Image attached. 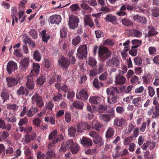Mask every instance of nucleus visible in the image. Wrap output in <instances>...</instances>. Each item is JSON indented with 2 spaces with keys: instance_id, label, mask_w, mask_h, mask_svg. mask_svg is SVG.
Segmentation results:
<instances>
[{
  "instance_id": "c03bdc74",
  "label": "nucleus",
  "mask_w": 159,
  "mask_h": 159,
  "mask_svg": "<svg viewBox=\"0 0 159 159\" xmlns=\"http://www.w3.org/2000/svg\"><path fill=\"white\" fill-rule=\"evenodd\" d=\"M46 81L45 77L43 75L41 76L36 80V83L38 85L42 86Z\"/></svg>"
},
{
  "instance_id": "e433bc0d",
  "label": "nucleus",
  "mask_w": 159,
  "mask_h": 159,
  "mask_svg": "<svg viewBox=\"0 0 159 159\" xmlns=\"http://www.w3.org/2000/svg\"><path fill=\"white\" fill-rule=\"evenodd\" d=\"M93 86L97 89H99L101 87L103 86V84L99 82L98 78H95L93 82Z\"/></svg>"
},
{
  "instance_id": "0eeeda50",
  "label": "nucleus",
  "mask_w": 159,
  "mask_h": 159,
  "mask_svg": "<svg viewBox=\"0 0 159 159\" xmlns=\"http://www.w3.org/2000/svg\"><path fill=\"white\" fill-rule=\"evenodd\" d=\"M3 118L8 122L12 123H15L16 121V117L10 111H5L3 115Z\"/></svg>"
},
{
  "instance_id": "c9c22d12",
  "label": "nucleus",
  "mask_w": 159,
  "mask_h": 159,
  "mask_svg": "<svg viewBox=\"0 0 159 159\" xmlns=\"http://www.w3.org/2000/svg\"><path fill=\"white\" fill-rule=\"evenodd\" d=\"M76 133V129L75 127L71 126L69 127L68 129V134L70 137H75Z\"/></svg>"
},
{
  "instance_id": "393cba45",
  "label": "nucleus",
  "mask_w": 159,
  "mask_h": 159,
  "mask_svg": "<svg viewBox=\"0 0 159 159\" xmlns=\"http://www.w3.org/2000/svg\"><path fill=\"white\" fill-rule=\"evenodd\" d=\"M36 137V133L32 134H27L25 135V142L26 143H29L31 141L35 139Z\"/></svg>"
},
{
  "instance_id": "58836bf2",
  "label": "nucleus",
  "mask_w": 159,
  "mask_h": 159,
  "mask_svg": "<svg viewBox=\"0 0 159 159\" xmlns=\"http://www.w3.org/2000/svg\"><path fill=\"white\" fill-rule=\"evenodd\" d=\"M132 103L136 107L141 106L142 104L141 98V97H138L134 98L133 100Z\"/></svg>"
},
{
  "instance_id": "37998d69",
  "label": "nucleus",
  "mask_w": 159,
  "mask_h": 159,
  "mask_svg": "<svg viewBox=\"0 0 159 159\" xmlns=\"http://www.w3.org/2000/svg\"><path fill=\"white\" fill-rule=\"evenodd\" d=\"M142 41L135 39L133 40L131 42L133 46L131 47L132 49L136 48L139 47L142 43Z\"/></svg>"
},
{
  "instance_id": "f257e3e1",
  "label": "nucleus",
  "mask_w": 159,
  "mask_h": 159,
  "mask_svg": "<svg viewBox=\"0 0 159 159\" xmlns=\"http://www.w3.org/2000/svg\"><path fill=\"white\" fill-rule=\"evenodd\" d=\"M111 52L107 47L104 46H100L98 51V56L101 60L104 61L111 56Z\"/></svg>"
},
{
  "instance_id": "0e129e2a",
  "label": "nucleus",
  "mask_w": 159,
  "mask_h": 159,
  "mask_svg": "<svg viewBox=\"0 0 159 159\" xmlns=\"http://www.w3.org/2000/svg\"><path fill=\"white\" fill-rule=\"evenodd\" d=\"M88 64L91 67H93L96 66L97 61L94 58H89Z\"/></svg>"
},
{
  "instance_id": "79ce46f5",
  "label": "nucleus",
  "mask_w": 159,
  "mask_h": 159,
  "mask_svg": "<svg viewBox=\"0 0 159 159\" xmlns=\"http://www.w3.org/2000/svg\"><path fill=\"white\" fill-rule=\"evenodd\" d=\"M151 15L154 17H157L159 16V8L154 7L151 9Z\"/></svg>"
},
{
  "instance_id": "aec40b11",
  "label": "nucleus",
  "mask_w": 159,
  "mask_h": 159,
  "mask_svg": "<svg viewBox=\"0 0 159 159\" xmlns=\"http://www.w3.org/2000/svg\"><path fill=\"white\" fill-rule=\"evenodd\" d=\"M80 142L84 147H89L91 146L93 143L91 140L88 138L83 137L80 139Z\"/></svg>"
},
{
  "instance_id": "680f3d73",
  "label": "nucleus",
  "mask_w": 159,
  "mask_h": 159,
  "mask_svg": "<svg viewBox=\"0 0 159 159\" xmlns=\"http://www.w3.org/2000/svg\"><path fill=\"white\" fill-rule=\"evenodd\" d=\"M9 136L8 132L3 131L0 134V142L2 141V139L7 138Z\"/></svg>"
},
{
  "instance_id": "ddd939ff",
  "label": "nucleus",
  "mask_w": 159,
  "mask_h": 159,
  "mask_svg": "<svg viewBox=\"0 0 159 159\" xmlns=\"http://www.w3.org/2000/svg\"><path fill=\"white\" fill-rule=\"evenodd\" d=\"M61 18L60 15H52L50 16L48 21L52 24H56L58 25L61 22Z\"/></svg>"
},
{
  "instance_id": "f8f14e48",
  "label": "nucleus",
  "mask_w": 159,
  "mask_h": 159,
  "mask_svg": "<svg viewBox=\"0 0 159 159\" xmlns=\"http://www.w3.org/2000/svg\"><path fill=\"white\" fill-rule=\"evenodd\" d=\"M27 81L25 82V86L30 90H33L35 84L33 80V78L31 76H27L26 78Z\"/></svg>"
},
{
  "instance_id": "5701e85b",
  "label": "nucleus",
  "mask_w": 159,
  "mask_h": 159,
  "mask_svg": "<svg viewBox=\"0 0 159 159\" xmlns=\"http://www.w3.org/2000/svg\"><path fill=\"white\" fill-rule=\"evenodd\" d=\"M106 92L107 95L110 96H113L116 94L119 93V91L117 88L116 87H109L106 89Z\"/></svg>"
},
{
  "instance_id": "49530a36",
  "label": "nucleus",
  "mask_w": 159,
  "mask_h": 159,
  "mask_svg": "<svg viewBox=\"0 0 159 159\" xmlns=\"http://www.w3.org/2000/svg\"><path fill=\"white\" fill-rule=\"evenodd\" d=\"M61 38L63 39L66 37L67 35V29L65 27H63L60 30Z\"/></svg>"
},
{
  "instance_id": "4c0bfd02",
  "label": "nucleus",
  "mask_w": 159,
  "mask_h": 159,
  "mask_svg": "<svg viewBox=\"0 0 159 159\" xmlns=\"http://www.w3.org/2000/svg\"><path fill=\"white\" fill-rule=\"evenodd\" d=\"M62 94L60 92H58L53 97L52 100L55 102H59L60 100H62Z\"/></svg>"
},
{
  "instance_id": "338daca9",
  "label": "nucleus",
  "mask_w": 159,
  "mask_h": 159,
  "mask_svg": "<svg viewBox=\"0 0 159 159\" xmlns=\"http://www.w3.org/2000/svg\"><path fill=\"white\" fill-rule=\"evenodd\" d=\"M41 121L40 119L39 118H36L33 120V122L36 126L39 127L40 126Z\"/></svg>"
},
{
  "instance_id": "4d7b16f0",
  "label": "nucleus",
  "mask_w": 159,
  "mask_h": 159,
  "mask_svg": "<svg viewBox=\"0 0 159 159\" xmlns=\"http://www.w3.org/2000/svg\"><path fill=\"white\" fill-rule=\"evenodd\" d=\"M115 44L113 40L107 39L104 40L103 42V44L105 45H107L110 46H113Z\"/></svg>"
},
{
  "instance_id": "bf43d9fd",
  "label": "nucleus",
  "mask_w": 159,
  "mask_h": 159,
  "mask_svg": "<svg viewBox=\"0 0 159 159\" xmlns=\"http://www.w3.org/2000/svg\"><path fill=\"white\" fill-rule=\"evenodd\" d=\"M30 36L32 37L33 39H36L38 37V33L34 29H31L29 32Z\"/></svg>"
},
{
  "instance_id": "7c9ffc66",
  "label": "nucleus",
  "mask_w": 159,
  "mask_h": 159,
  "mask_svg": "<svg viewBox=\"0 0 159 159\" xmlns=\"http://www.w3.org/2000/svg\"><path fill=\"white\" fill-rule=\"evenodd\" d=\"M80 149V147L78 144L75 143L70 150L72 154H74L77 153Z\"/></svg>"
},
{
  "instance_id": "2f4dec72",
  "label": "nucleus",
  "mask_w": 159,
  "mask_h": 159,
  "mask_svg": "<svg viewBox=\"0 0 159 159\" xmlns=\"http://www.w3.org/2000/svg\"><path fill=\"white\" fill-rule=\"evenodd\" d=\"M17 69V64L12 61L8 62L7 64V70H16Z\"/></svg>"
},
{
  "instance_id": "c756f323",
  "label": "nucleus",
  "mask_w": 159,
  "mask_h": 159,
  "mask_svg": "<svg viewBox=\"0 0 159 159\" xmlns=\"http://www.w3.org/2000/svg\"><path fill=\"white\" fill-rule=\"evenodd\" d=\"M130 33L132 36L136 38H140L142 35V33L141 31L136 29H133Z\"/></svg>"
},
{
  "instance_id": "2eb2a0df",
  "label": "nucleus",
  "mask_w": 159,
  "mask_h": 159,
  "mask_svg": "<svg viewBox=\"0 0 159 159\" xmlns=\"http://www.w3.org/2000/svg\"><path fill=\"white\" fill-rule=\"evenodd\" d=\"M148 114L150 115H152V117L153 118L159 116V105L155 106V107H152L148 111Z\"/></svg>"
},
{
  "instance_id": "dca6fc26",
  "label": "nucleus",
  "mask_w": 159,
  "mask_h": 159,
  "mask_svg": "<svg viewBox=\"0 0 159 159\" xmlns=\"http://www.w3.org/2000/svg\"><path fill=\"white\" fill-rule=\"evenodd\" d=\"M6 80L8 87L10 88L16 86L18 83V80L14 78L7 77Z\"/></svg>"
},
{
  "instance_id": "412c9836",
  "label": "nucleus",
  "mask_w": 159,
  "mask_h": 159,
  "mask_svg": "<svg viewBox=\"0 0 159 159\" xmlns=\"http://www.w3.org/2000/svg\"><path fill=\"white\" fill-rule=\"evenodd\" d=\"M102 99L101 97L98 96H91L89 99V102L92 104L97 105L100 104Z\"/></svg>"
},
{
  "instance_id": "9d476101",
  "label": "nucleus",
  "mask_w": 159,
  "mask_h": 159,
  "mask_svg": "<svg viewBox=\"0 0 159 159\" xmlns=\"http://www.w3.org/2000/svg\"><path fill=\"white\" fill-rule=\"evenodd\" d=\"M114 115V110L111 109L107 114H100L99 117L101 120L104 122H108L111 120V117Z\"/></svg>"
},
{
  "instance_id": "4468645a",
  "label": "nucleus",
  "mask_w": 159,
  "mask_h": 159,
  "mask_svg": "<svg viewBox=\"0 0 159 159\" xmlns=\"http://www.w3.org/2000/svg\"><path fill=\"white\" fill-rule=\"evenodd\" d=\"M76 97L78 99L86 100L88 98V95L86 91L82 89L79 92L76 93Z\"/></svg>"
},
{
  "instance_id": "20e7f679",
  "label": "nucleus",
  "mask_w": 159,
  "mask_h": 159,
  "mask_svg": "<svg viewBox=\"0 0 159 159\" xmlns=\"http://www.w3.org/2000/svg\"><path fill=\"white\" fill-rule=\"evenodd\" d=\"M77 56L79 59H83L86 58L87 54V46L86 45H83L79 47L77 49Z\"/></svg>"
},
{
  "instance_id": "5fc2aeb1",
  "label": "nucleus",
  "mask_w": 159,
  "mask_h": 159,
  "mask_svg": "<svg viewBox=\"0 0 159 159\" xmlns=\"http://www.w3.org/2000/svg\"><path fill=\"white\" fill-rule=\"evenodd\" d=\"M58 134V132L57 129L53 130L49 135L48 139L51 140L55 139Z\"/></svg>"
},
{
  "instance_id": "39448f33",
  "label": "nucleus",
  "mask_w": 159,
  "mask_h": 159,
  "mask_svg": "<svg viewBox=\"0 0 159 159\" xmlns=\"http://www.w3.org/2000/svg\"><path fill=\"white\" fill-rule=\"evenodd\" d=\"M32 102L33 104L35 105L37 107H42L44 105V102L42 98L39 94L35 93L31 98Z\"/></svg>"
},
{
  "instance_id": "a211bd4d",
  "label": "nucleus",
  "mask_w": 159,
  "mask_h": 159,
  "mask_svg": "<svg viewBox=\"0 0 159 159\" xmlns=\"http://www.w3.org/2000/svg\"><path fill=\"white\" fill-rule=\"evenodd\" d=\"M146 30L148 31L146 36L148 37L155 36L158 33V32L155 30V28L152 26L148 27L146 28Z\"/></svg>"
},
{
  "instance_id": "ea45409f",
  "label": "nucleus",
  "mask_w": 159,
  "mask_h": 159,
  "mask_svg": "<svg viewBox=\"0 0 159 159\" xmlns=\"http://www.w3.org/2000/svg\"><path fill=\"white\" fill-rule=\"evenodd\" d=\"M121 22L122 24L126 26L129 27L133 25V23L132 21L126 18L122 19Z\"/></svg>"
},
{
  "instance_id": "a19ab883",
  "label": "nucleus",
  "mask_w": 159,
  "mask_h": 159,
  "mask_svg": "<svg viewBox=\"0 0 159 159\" xmlns=\"http://www.w3.org/2000/svg\"><path fill=\"white\" fill-rule=\"evenodd\" d=\"M54 106L53 102L50 101L46 104L43 110V111L44 112L48 109V110L52 111Z\"/></svg>"
},
{
  "instance_id": "3c124183",
  "label": "nucleus",
  "mask_w": 159,
  "mask_h": 159,
  "mask_svg": "<svg viewBox=\"0 0 159 159\" xmlns=\"http://www.w3.org/2000/svg\"><path fill=\"white\" fill-rule=\"evenodd\" d=\"M0 96L1 98H2L3 100V102L4 103L5 102L9 99V97L10 96L9 94L5 92H2L0 94Z\"/></svg>"
},
{
  "instance_id": "473e14b6",
  "label": "nucleus",
  "mask_w": 159,
  "mask_h": 159,
  "mask_svg": "<svg viewBox=\"0 0 159 159\" xmlns=\"http://www.w3.org/2000/svg\"><path fill=\"white\" fill-rule=\"evenodd\" d=\"M101 14L100 13H98L97 14H92V16L96 18L94 19V21L97 27L99 28L101 26V24L99 22L100 16Z\"/></svg>"
},
{
  "instance_id": "cd10ccee",
  "label": "nucleus",
  "mask_w": 159,
  "mask_h": 159,
  "mask_svg": "<svg viewBox=\"0 0 159 159\" xmlns=\"http://www.w3.org/2000/svg\"><path fill=\"white\" fill-rule=\"evenodd\" d=\"M115 130L113 128L111 127H109L106 133L105 136L107 139L112 137L114 134Z\"/></svg>"
},
{
  "instance_id": "8fccbe9b",
  "label": "nucleus",
  "mask_w": 159,
  "mask_h": 159,
  "mask_svg": "<svg viewBox=\"0 0 159 159\" xmlns=\"http://www.w3.org/2000/svg\"><path fill=\"white\" fill-rule=\"evenodd\" d=\"M64 139V137L63 135L62 134H57L55 138L53 140L54 141V142L57 143L58 142H61Z\"/></svg>"
},
{
  "instance_id": "603ef678",
  "label": "nucleus",
  "mask_w": 159,
  "mask_h": 159,
  "mask_svg": "<svg viewBox=\"0 0 159 159\" xmlns=\"http://www.w3.org/2000/svg\"><path fill=\"white\" fill-rule=\"evenodd\" d=\"M130 81L131 84L133 85L140 83V82L139 81L138 77L136 75L133 76L131 79Z\"/></svg>"
},
{
  "instance_id": "423d86ee",
  "label": "nucleus",
  "mask_w": 159,
  "mask_h": 159,
  "mask_svg": "<svg viewBox=\"0 0 159 159\" xmlns=\"http://www.w3.org/2000/svg\"><path fill=\"white\" fill-rule=\"evenodd\" d=\"M75 143L72 139H68L65 144L63 143H61V146L59 148L60 152H64L67 149L70 150Z\"/></svg>"
},
{
  "instance_id": "7ed1b4c3",
  "label": "nucleus",
  "mask_w": 159,
  "mask_h": 159,
  "mask_svg": "<svg viewBox=\"0 0 159 159\" xmlns=\"http://www.w3.org/2000/svg\"><path fill=\"white\" fill-rule=\"evenodd\" d=\"M79 21V19L77 16L73 15L70 16L68 22L69 28L75 30L78 27Z\"/></svg>"
},
{
  "instance_id": "72a5a7b5",
  "label": "nucleus",
  "mask_w": 159,
  "mask_h": 159,
  "mask_svg": "<svg viewBox=\"0 0 159 159\" xmlns=\"http://www.w3.org/2000/svg\"><path fill=\"white\" fill-rule=\"evenodd\" d=\"M41 37L43 41L46 43H47L48 40L50 38V36L46 34V30H45L42 31L41 33Z\"/></svg>"
},
{
  "instance_id": "a18cd8bd",
  "label": "nucleus",
  "mask_w": 159,
  "mask_h": 159,
  "mask_svg": "<svg viewBox=\"0 0 159 159\" xmlns=\"http://www.w3.org/2000/svg\"><path fill=\"white\" fill-rule=\"evenodd\" d=\"M33 57L35 61H39L41 59V55L38 51H35L34 52Z\"/></svg>"
},
{
  "instance_id": "774afa93",
  "label": "nucleus",
  "mask_w": 159,
  "mask_h": 159,
  "mask_svg": "<svg viewBox=\"0 0 159 159\" xmlns=\"http://www.w3.org/2000/svg\"><path fill=\"white\" fill-rule=\"evenodd\" d=\"M75 95V93L73 91H68L67 95V98L72 101Z\"/></svg>"
},
{
  "instance_id": "f3484780",
  "label": "nucleus",
  "mask_w": 159,
  "mask_h": 159,
  "mask_svg": "<svg viewBox=\"0 0 159 159\" xmlns=\"http://www.w3.org/2000/svg\"><path fill=\"white\" fill-rule=\"evenodd\" d=\"M84 19V25H88L91 28L94 27L95 25L93 20L89 15H85Z\"/></svg>"
},
{
  "instance_id": "f03ea898",
  "label": "nucleus",
  "mask_w": 159,
  "mask_h": 159,
  "mask_svg": "<svg viewBox=\"0 0 159 159\" xmlns=\"http://www.w3.org/2000/svg\"><path fill=\"white\" fill-rule=\"evenodd\" d=\"M38 111V108L37 107L32 106L29 109L25 106L23 108L20 116H23L25 114L28 117H31L34 116Z\"/></svg>"
},
{
  "instance_id": "de8ad7c7",
  "label": "nucleus",
  "mask_w": 159,
  "mask_h": 159,
  "mask_svg": "<svg viewBox=\"0 0 159 159\" xmlns=\"http://www.w3.org/2000/svg\"><path fill=\"white\" fill-rule=\"evenodd\" d=\"M102 125L98 121H94L92 126V128L97 131H100V129L102 126Z\"/></svg>"
},
{
  "instance_id": "69168bd1",
  "label": "nucleus",
  "mask_w": 159,
  "mask_h": 159,
  "mask_svg": "<svg viewBox=\"0 0 159 159\" xmlns=\"http://www.w3.org/2000/svg\"><path fill=\"white\" fill-rule=\"evenodd\" d=\"M80 41V37L79 36H77L72 40V43L73 45L75 46L78 44Z\"/></svg>"
},
{
  "instance_id": "b1692460",
  "label": "nucleus",
  "mask_w": 159,
  "mask_h": 159,
  "mask_svg": "<svg viewBox=\"0 0 159 159\" xmlns=\"http://www.w3.org/2000/svg\"><path fill=\"white\" fill-rule=\"evenodd\" d=\"M133 19L139 23H145L147 22L146 18L144 16H141L137 14L133 16Z\"/></svg>"
},
{
  "instance_id": "9b49d317",
  "label": "nucleus",
  "mask_w": 159,
  "mask_h": 159,
  "mask_svg": "<svg viewBox=\"0 0 159 159\" xmlns=\"http://www.w3.org/2000/svg\"><path fill=\"white\" fill-rule=\"evenodd\" d=\"M125 120L123 118H117L115 119L113 121V125L116 127L122 128L125 125Z\"/></svg>"
},
{
  "instance_id": "e2e57ef3",
  "label": "nucleus",
  "mask_w": 159,
  "mask_h": 159,
  "mask_svg": "<svg viewBox=\"0 0 159 159\" xmlns=\"http://www.w3.org/2000/svg\"><path fill=\"white\" fill-rule=\"evenodd\" d=\"M134 61L136 65L141 66L142 64V59L141 57L137 56L134 59Z\"/></svg>"
},
{
  "instance_id": "1a4fd4ad",
  "label": "nucleus",
  "mask_w": 159,
  "mask_h": 159,
  "mask_svg": "<svg viewBox=\"0 0 159 159\" xmlns=\"http://www.w3.org/2000/svg\"><path fill=\"white\" fill-rule=\"evenodd\" d=\"M77 132L81 133L86 129H90L91 127L87 122H81L77 123L76 125Z\"/></svg>"
},
{
  "instance_id": "6ab92c4d",
  "label": "nucleus",
  "mask_w": 159,
  "mask_h": 159,
  "mask_svg": "<svg viewBox=\"0 0 159 159\" xmlns=\"http://www.w3.org/2000/svg\"><path fill=\"white\" fill-rule=\"evenodd\" d=\"M58 63L64 69H67L69 64L67 59L63 57H60L58 60Z\"/></svg>"
},
{
  "instance_id": "6e6552de",
  "label": "nucleus",
  "mask_w": 159,
  "mask_h": 159,
  "mask_svg": "<svg viewBox=\"0 0 159 159\" xmlns=\"http://www.w3.org/2000/svg\"><path fill=\"white\" fill-rule=\"evenodd\" d=\"M89 134L93 138V141L94 143L100 144V145L104 144V142L102 140V138L97 133L91 131Z\"/></svg>"
},
{
  "instance_id": "13d9d810",
  "label": "nucleus",
  "mask_w": 159,
  "mask_h": 159,
  "mask_svg": "<svg viewBox=\"0 0 159 159\" xmlns=\"http://www.w3.org/2000/svg\"><path fill=\"white\" fill-rule=\"evenodd\" d=\"M134 137L133 136H130L125 138L124 141V144L125 145H128L133 140Z\"/></svg>"
},
{
  "instance_id": "bb28decb",
  "label": "nucleus",
  "mask_w": 159,
  "mask_h": 159,
  "mask_svg": "<svg viewBox=\"0 0 159 159\" xmlns=\"http://www.w3.org/2000/svg\"><path fill=\"white\" fill-rule=\"evenodd\" d=\"M135 127L134 123L131 122L129 124L127 127L123 131L124 134H130L134 129Z\"/></svg>"
},
{
  "instance_id": "052dcab7",
  "label": "nucleus",
  "mask_w": 159,
  "mask_h": 159,
  "mask_svg": "<svg viewBox=\"0 0 159 159\" xmlns=\"http://www.w3.org/2000/svg\"><path fill=\"white\" fill-rule=\"evenodd\" d=\"M18 106L16 104H8L7 108L8 110H12L13 111H16L17 110Z\"/></svg>"
},
{
  "instance_id": "4be33fe9",
  "label": "nucleus",
  "mask_w": 159,
  "mask_h": 159,
  "mask_svg": "<svg viewBox=\"0 0 159 159\" xmlns=\"http://www.w3.org/2000/svg\"><path fill=\"white\" fill-rule=\"evenodd\" d=\"M28 90L23 86H21L17 91V93L18 95L27 96L29 94Z\"/></svg>"
},
{
  "instance_id": "f704fd0d",
  "label": "nucleus",
  "mask_w": 159,
  "mask_h": 159,
  "mask_svg": "<svg viewBox=\"0 0 159 159\" xmlns=\"http://www.w3.org/2000/svg\"><path fill=\"white\" fill-rule=\"evenodd\" d=\"M84 105L83 102L79 101H75L73 103V106L75 108L80 110L83 109Z\"/></svg>"
},
{
  "instance_id": "c85d7f7f",
  "label": "nucleus",
  "mask_w": 159,
  "mask_h": 159,
  "mask_svg": "<svg viewBox=\"0 0 159 159\" xmlns=\"http://www.w3.org/2000/svg\"><path fill=\"white\" fill-rule=\"evenodd\" d=\"M117 19L116 17L110 14L107 15L105 18V20L107 22H110L113 24H115Z\"/></svg>"
},
{
  "instance_id": "864d4df0",
  "label": "nucleus",
  "mask_w": 159,
  "mask_h": 159,
  "mask_svg": "<svg viewBox=\"0 0 159 159\" xmlns=\"http://www.w3.org/2000/svg\"><path fill=\"white\" fill-rule=\"evenodd\" d=\"M64 118L65 121L67 123H69L71 121L72 119L71 115L70 112H67L65 114Z\"/></svg>"
},
{
  "instance_id": "09e8293b",
  "label": "nucleus",
  "mask_w": 159,
  "mask_h": 159,
  "mask_svg": "<svg viewBox=\"0 0 159 159\" xmlns=\"http://www.w3.org/2000/svg\"><path fill=\"white\" fill-rule=\"evenodd\" d=\"M29 62L30 60L28 58H25L20 61V63L22 67L25 68H26L27 67Z\"/></svg>"
},
{
  "instance_id": "a878e982",
  "label": "nucleus",
  "mask_w": 159,
  "mask_h": 159,
  "mask_svg": "<svg viewBox=\"0 0 159 159\" xmlns=\"http://www.w3.org/2000/svg\"><path fill=\"white\" fill-rule=\"evenodd\" d=\"M126 79L124 76L117 75L116 77V83L118 84H122L125 83Z\"/></svg>"
},
{
  "instance_id": "6e6d98bb",
  "label": "nucleus",
  "mask_w": 159,
  "mask_h": 159,
  "mask_svg": "<svg viewBox=\"0 0 159 159\" xmlns=\"http://www.w3.org/2000/svg\"><path fill=\"white\" fill-rule=\"evenodd\" d=\"M44 120L46 122L50 123L52 125L55 124V119L53 117H46L44 118Z\"/></svg>"
}]
</instances>
